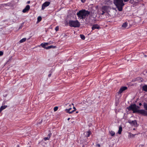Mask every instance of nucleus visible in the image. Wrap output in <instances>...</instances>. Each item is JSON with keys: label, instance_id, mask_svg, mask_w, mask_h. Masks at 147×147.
<instances>
[{"label": "nucleus", "instance_id": "obj_1", "mask_svg": "<svg viewBox=\"0 0 147 147\" xmlns=\"http://www.w3.org/2000/svg\"><path fill=\"white\" fill-rule=\"evenodd\" d=\"M90 14V12L85 10H81L77 13V15L80 18L83 19L86 16H88Z\"/></svg>", "mask_w": 147, "mask_h": 147}, {"label": "nucleus", "instance_id": "obj_2", "mask_svg": "<svg viewBox=\"0 0 147 147\" xmlns=\"http://www.w3.org/2000/svg\"><path fill=\"white\" fill-rule=\"evenodd\" d=\"M140 107L138 106H137L135 104H131L130 106L127 108V109L129 111L132 110L133 113H137Z\"/></svg>", "mask_w": 147, "mask_h": 147}, {"label": "nucleus", "instance_id": "obj_3", "mask_svg": "<svg viewBox=\"0 0 147 147\" xmlns=\"http://www.w3.org/2000/svg\"><path fill=\"white\" fill-rule=\"evenodd\" d=\"M114 3L118 9H122L123 6L124 5L123 0H114Z\"/></svg>", "mask_w": 147, "mask_h": 147}, {"label": "nucleus", "instance_id": "obj_4", "mask_svg": "<svg viewBox=\"0 0 147 147\" xmlns=\"http://www.w3.org/2000/svg\"><path fill=\"white\" fill-rule=\"evenodd\" d=\"M69 25L71 27H79L80 24L78 20H70L68 23Z\"/></svg>", "mask_w": 147, "mask_h": 147}, {"label": "nucleus", "instance_id": "obj_5", "mask_svg": "<svg viewBox=\"0 0 147 147\" xmlns=\"http://www.w3.org/2000/svg\"><path fill=\"white\" fill-rule=\"evenodd\" d=\"M137 113L144 116H147V112L143 109L138 110Z\"/></svg>", "mask_w": 147, "mask_h": 147}, {"label": "nucleus", "instance_id": "obj_6", "mask_svg": "<svg viewBox=\"0 0 147 147\" xmlns=\"http://www.w3.org/2000/svg\"><path fill=\"white\" fill-rule=\"evenodd\" d=\"M128 122L132 125L136 126L137 125V121L136 120H134V121L129 120L128 121Z\"/></svg>", "mask_w": 147, "mask_h": 147}, {"label": "nucleus", "instance_id": "obj_7", "mask_svg": "<svg viewBox=\"0 0 147 147\" xmlns=\"http://www.w3.org/2000/svg\"><path fill=\"white\" fill-rule=\"evenodd\" d=\"M127 89V87L126 86H123L121 87L119 90L118 93L119 94H121L125 90Z\"/></svg>", "mask_w": 147, "mask_h": 147}, {"label": "nucleus", "instance_id": "obj_8", "mask_svg": "<svg viewBox=\"0 0 147 147\" xmlns=\"http://www.w3.org/2000/svg\"><path fill=\"white\" fill-rule=\"evenodd\" d=\"M50 4V2H46L44 3L42 5V9H44L45 8V7H47Z\"/></svg>", "mask_w": 147, "mask_h": 147}, {"label": "nucleus", "instance_id": "obj_9", "mask_svg": "<svg viewBox=\"0 0 147 147\" xmlns=\"http://www.w3.org/2000/svg\"><path fill=\"white\" fill-rule=\"evenodd\" d=\"M99 11L100 14L103 15L105 14L106 15L107 13V10H100Z\"/></svg>", "mask_w": 147, "mask_h": 147}, {"label": "nucleus", "instance_id": "obj_10", "mask_svg": "<svg viewBox=\"0 0 147 147\" xmlns=\"http://www.w3.org/2000/svg\"><path fill=\"white\" fill-rule=\"evenodd\" d=\"M100 28V27L97 24H94L92 26V30H94L96 29H99Z\"/></svg>", "mask_w": 147, "mask_h": 147}, {"label": "nucleus", "instance_id": "obj_11", "mask_svg": "<svg viewBox=\"0 0 147 147\" xmlns=\"http://www.w3.org/2000/svg\"><path fill=\"white\" fill-rule=\"evenodd\" d=\"M71 109V108H70L68 109H65V111L67 113H68L69 114H71L75 111V110H73L71 111H70V110Z\"/></svg>", "mask_w": 147, "mask_h": 147}, {"label": "nucleus", "instance_id": "obj_12", "mask_svg": "<svg viewBox=\"0 0 147 147\" xmlns=\"http://www.w3.org/2000/svg\"><path fill=\"white\" fill-rule=\"evenodd\" d=\"M49 43L47 42H45L44 43H42L40 45L43 48L45 49L47 48V47H45L46 46H47L48 45Z\"/></svg>", "mask_w": 147, "mask_h": 147}, {"label": "nucleus", "instance_id": "obj_13", "mask_svg": "<svg viewBox=\"0 0 147 147\" xmlns=\"http://www.w3.org/2000/svg\"><path fill=\"white\" fill-rule=\"evenodd\" d=\"M7 107V105H4L1 106L0 108V113L2 110L6 109Z\"/></svg>", "mask_w": 147, "mask_h": 147}, {"label": "nucleus", "instance_id": "obj_14", "mask_svg": "<svg viewBox=\"0 0 147 147\" xmlns=\"http://www.w3.org/2000/svg\"><path fill=\"white\" fill-rule=\"evenodd\" d=\"M51 135V134L49 133L48 134L47 137H45L44 138V139L45 141H46L47 140H48L50 138V137Z\"/></svg>", "mask_w": 147, "mask_h": 147}, {"label": "nucleus", "instance_id": "obj_15", "mask_svg": "<svg viewBox=\"0 0 147 147\" xmlns=\"http://www.w3.org/2000/svg\"><path fill=\"white\" fill-rule=\"evenodd\" d=\"M122 130V127L121 126H120L119 127V129L118 131V133L119 134H121V131Z\"/></svg>", "mask_w": 147, "mask_h": 147}, {"label": "nucleus", "instance_id": "obj_16", "mask_svg": "<svg viewBox=\"0 0 147 147\" xmlns=\"http://www.w3.org/2000/svg\"><path fill=\"white\" fill-rule=\"evenodd\" d=\"M128 23L127 22H125L123 24L122 26V27L123 28H126L127 26Z\"/></svg>", "mask_w": 147, "mask_h": 147}, {"label": "nucleus", "instance_id": "obj_17", "mask_svg": "<svg viewBox=\"0 0 147 147\" xmlns=\"http://www.w3.org/2000/svg\"><path fill=\"white\" fill-rule=\"evenodd\" d=\"M142 90L146 92H147V85H145L142 86Z\"/></svg>", "mask_w": 147, "mask_h": 147}, {"label": "nucleus", "instance_id": "obj_18", "mask_svg": "<svg viewBox=\"0 0 147 147\" xmlns=\"http://www.w3.org/2000/svg\"><path fill=\"white\" fill-rule=\"evenodd\" d=\"M56 47V46H54L53 45H51L49 46H48L47 47V48H46V49H50L51 48H55Z\"/></svg>", "mask_w": 147, "mask_h": 147}, {"label": "nucleus", "instance_id": "obj_19", "mask_svg": "<svg viewBox=\"0 0 147 147\" xmlns=\"http://www.w3.org/2000/svg\"><path fill=\"white\" fill-rule=\"evenodd\" d=\"M26 39L25 38H23L20 40L19 42L20 43H22L25 42L26 41Z\"/></svg>", "mask_w": 147, "mask_h": 147}, {"label": "nucleus", "instance_id": "obj_20", "mask_svg": "<svg viewBox=\"0 0 147 147\" xmlns=\"http://www.w3.org/2000/svg\"><path fill=\"white\" fill-rule=\"evenodd\" d=\"M136 134H133L130 133H129L128 136V137L131 138H132L134 137L135 136Z\"/></svg>", "mask_w": 147, "mask_h": 147}, {"label": "nucleus", "instance_id": "obj_21", "mask_svg": "<svg viewBox=\"0 0 147 147\" xmlns=\"http://www.w3.org/2000/svg\"><path fill=\"white\" fill-rule=\"evenodd\" d=\"M89 9H92L94 8V6L93 4H90L89 5H88Z\"/></svg>", "mask_w": 147, "mask_h": 147}, {"label": "nucleus", "instance_id": "obj_22", "mask_svg": "<svg viewBox=\"0 0 147 147\" xmlns=\"http://www.w3.org/2000/svg\"><path fill=\"white\" fill-rule=\"evenodd\" d=\"M91 133V131L89 130L86 132V136L87 137H89Z\"/></svg>", "mask_w": 147, "mask_h": 147}, {"label": "nucleus", "instance_id": "obj_23", "mask_svg": "<svg viewBox=\"0 0 147 147\" xmlns=\"http://www.w3.org/2000/svg\"><path fill=\"white\" fill-rule=\"evenodd\" d=\"M109 133L112 136H113L115 135V133L114 132V131H109Z\"/></svg>", "mask_w": 147, "mask_h": 147}, {"label": "nucleus", "instance_id": "obj_24", "mask_svg": "<svg viewBox=\"0 0 147 147\" xmlns=\"http://www.w3.org/2000/svg\"><path fill=\"white\" fill-rule=\"evenodd\" d=\"M7 5V4H1V5H0V9L1 8H3V7H6V6Z\"/></svg>", "mask_w": 147, "mask_h": 147}, {"label": "nucleus", "instance_id": "obj_25", "mask_svg": "<svg viewBox=\"0 0 147 147\" xmlns=\"http://www.w3.org/2000/svg\"><path fill=\"white\" fill-rule=\"evenodd\" d=\"M42 20V18L41 16H38L37 18V22H40Z\"/></svg>", "mask_w": 147, "mask_h": 147}, {"label": "nucleus", "instance_id": "obj_26", "mask_svg": "<svg viewBox=\"0 0 147 147\" xmlns=\"http://www.w3.org/2000/svg\"><path fill=\"white\" fill-rule=\"evenodd\" d=\"M80 36L82 40H84L85 39V37L84 35L83 34H80Z\"/></svg>", "mask_w": 147, "mask_h": 147}, {"label": "nucleus", "instance_id": "obj_27", "mask_svg": "<svg viewBox=\"0 0 147 147\" xmlns=\"http://www.w3.org/2000/svg\"><path fill=\"white\" fill-rule=\"evenodd\" d=\"M144 107L145 109L147 111V103H144Z\"/></svg>", "mask_w": 147, "mask_h": 147}, {"label": "nucleus", "instance_id": "obj_28", "mask_svg": "<svg viewBox=\"0 0 147 147\" xmlns=\"http://www.w3.org/2000/svg\"><path fill=\"white\" fill-rule=\"evenodd\" d=\"M109 9V7H108L107 6H104L103 7L102 9Z\"/></svg>", "mask_w": 147, "mask_h": 147}, {"label": "nucleus", "instance_id": "obj_29", "mask_svg": "<svg viewBox=\"0 0 147 147\" xmlns=\"http://www.w3.org/2000/svg\"><path fill=\"white\" fill-rule=\"evenodd\" d=\"M30 6L29 5H27L24 9H30Z\"/></svg>", "mask_w": 147, "mask_h": 147}, {"label": "nucleus", "instance_id": "obj_30", "mask_svg": "<svg viewBox=\"0 0 147 147\" xmlns=\"http://www.w3.org/2000/svg\"><path fill=\"white\" fill-rule=\"evenodd\" d=\"M58 109V107H55L54 108V111H56Z\"/></svg>", "mask_w": 147, "mask_h": 147}, {"label": "nucleus", "instance_id": "obj_31", "mask_svg": "<svg viewBox=\"0 0 147 147\" xmlns=\"http://www.w3.org/2000/svg\"><path fill=\"white\" fill-rule=\"evenodd\" d=\"M23 10L22 12L24 13H25L26 12H28V10Z\"/></svg>", "mask_w": 147, "mask_h": 147}, {"label": "nucleus", "instance_id": "obj_32", "mask_svg": "<svg viewBox=\"0 0 147 147\" xmlns=\"http://www.w3.org/2000/svg\"><path fill=\"white\" fill-rule=\"evenodd\" d=\"M55 30L56 31H57L59 30V27L58 26H57L56 27L55 29Z\"/></svg>", "mask_w": 147, "mask_h": 147}, {"label": "nucleus", "instance_id": "obj_33", "mask_svg": "<svg viewBox=\"0 0 147 147\" xmlns=\"http://www.w3.org/2000/svg\"><path fill=\"white\" fill-rule=\"evenodd\" d=\"M3 55V53L2 51H0V56H2Z\"/></svg>", "mask_w": 147, "mask_h": 147}, {"label": "nucleus", "instance_id": "obj_34", "mask_svg": "<svg viewBox=\"0 0 147 147\" xmlns=\"http://www.w3.org/2000/svg\"><path fill=\"white\" fill-rule=\"evenodd\" d=\"M81 2L83 3H84L86 1V0H81Z\"/></svg>", "mask_w": 147, "mask_h": 147}, {"label": "nucleus", "instance_id": "obj_35", "mask_svg": "<svg viewBox=\"0 0 147 147\" xmlns=\"http://www.w3.org/2000/svg\"><path fill=\"white\" fill-rule=\"evenodd\" d=\"M51 73L49 74L48 75L49 77H50L51 76Z\"/></svg>", "mask_w": 147, "mask_h": 147}, {"label": "nucleus", "instance_id": "obj_36", "mask_svg": "<svg viewBox=\"0 0 147 147\" xmlns=\"http://www.w3.org/2000/svg\"><path fill=\"white\" fill-rule=\"evenodd\" d=\"M95 8L96 9H97L98 8V6L97 5L95 7H94V8Z\"/></svg>", "mask_w": 147, "mask_h": 147}, {"label": "nucleus", "instance_id": "obj_37", "mask_svg": "<svg viewBox=\"0 0 147 147\" xmlns=\"http://www.w3.org/2000/svg\"><path fill=\"white\" fill-rule=\"evenodd\" d=\"M97 146L98 147H100V144H97Z\"/></svg>", "mask_w": 147, "mask_h": 147}, {"label": "nucleus", "instance_id": "obj_38", "mask_svg": "<svg viewBox=\"0 0 147 147\" xmlns=\"http://www.w3.org/2000/svg\"><path fill=\"white\" fill-rule=\"evenodd\" d=\"M30 1H28L27 2V4H29V3H30Z\"/></svg>", "mask_w": 147, "mask_h": 147}, {"label": "nucleus", "instance_id": "obj_39", "mask_svg": "<svg viewBox=\"0 0 147 147\" xmlns=\"http://www.w3.org/2000/svg\"><path fill=\"white\" fill-rule=\"evenodd\" d=\"M125 2H127L129 1V0H123Z\"/></svg>", "mask_w": 147, "mask_h": 147}, {"label": "nucleus", "instance_id": "obj_40", "mask_svg": "<svg viewBox=\"0 0 147 147\" xmlns=\"http://www.w3.org/2000/svg\"><path fill=\"white\" fill-rule=\"evenodd\" d=\"M139 105L140 106H141V105H142V103H139Z\"/></svg>", "mask_w": 147, "mask_h": 147}, {"label": "nucleus", "instance_id": "obj_41", "mask_svg": "<svg viewBox=\"0 0 147 147\" xmlns=\"http://www.w3.org/2000/svg\"><path fill=\"white\" fill-rule=\"evenodd\" d=\"M73 108L74 109V110H75H75H76V108L74 107H73Z\"/></svg>", "mask_w": 147, "mask_h": 147}, {"label": "nucleus", "instance_id": "obj_42", "mask_svg": "<svg viewBox=\"0 0 147 147\" xmlns=\"http://www.w3.org/2000/svg\"><path fill=\"white\" fill-rule=\"evenodd\" d=\"M119 11H122V10H118Z\"/></svg>", "mask_w": 147, "mask_h": 147}, {"label": "nucleus", "instance_id": "obj_43", "mask_svg": "<svg viewBox=\"0 0 147 147\" xmlns=\"http://www.w3.org/2000/svg\"><path fill=\"white\" fill-rule=\"evenodd\" d=\"M70 119V118H68L67 119V120L68 121Z\"/></svg>", "mask_w": 147, "mask_h": 147}, {"label": "nucleus", "instance_id": "obj_44", "mask_svg": "<svg viewBox=\"0 0 147 147\" xmlns=\"http://www.w3.org/2000/svg\"><path fill=\"white\" fill-rule=\"evenodd\" d=\"M67 105H69V106H71V105H69V104H67Z\"/></svg>", "mask_w": 147, "mask_h": 147}, {"label": "nucleus", "instance_id": "obj_45", "mask_svg": "<svg viewBox=\"0 0 147 147\" xmlns=\"http://www.w3.org/2000/svg\"><path fill=\"white\" fill-rule=\"evenodd\" d=\"M144 56L145 57H147V55H144Z\"/></svg>", "mask_w": 147, "mask_h": 147}, {"label": "nucleus", "instance_id": "obj_46", "mask_svg": "<svg viewBox=\"0 0 147 147\" xmlns=\"http://www.w3.org/2000/svg\"><path fill=\"white\" fill-rule=\"evenodd\" d=\"M76 113H78V111H76Z\"/></svg>", "mask_w": 147, "mask_h": 147}, {"label": "nucleus", "instance_id": "obj_47", "mask_svg": "<svg viewBox=\"0 0 147 147\" xmlns=\"http://www.w3.org/2000/svg\"><path fill=\"white\" fill-rule=\"evenodd\" d=\"M71 105H73L74 104H72Z\"/></svg>", "mask_w": 147, "mask_h": 147}]
</instances>
